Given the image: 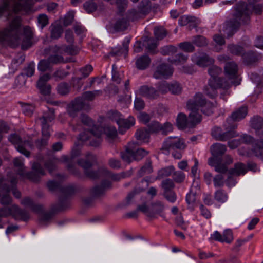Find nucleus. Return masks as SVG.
I'll return each mask as SVG.
<instances>
[{"label": "nucleus", "instance_id": "49530a36", "mask_svg": "<svg viewBox=\"0 0 263 263\" xmlns=\"http://www.w3.org/2000/svg\"><path fill=\"white\" fill-rule=\"evenodd\" d=\"M128 51V42H124L123 44L122 48H115L110 54L112 55H118L120 53L127 54Z\"/></svg>", "mask_w": 263, "mask_h": 263}, {"label": "nucleus", "instance_id": "0e129e2a", "mask_svg": "<svg viewBox=\"0 0 263 263\" xmlns=\"http://www.w3.org/2000/svg\"><path fill=\"white\" fill-rule=\"evenodd\" d=\"M147 45V49L149 52H154L156 48L157 44L153 39H148L146 41Z\"/></svg>", "mask_w": 263, "mask_h": 263}, {"label": "nucleus", "instance_id": "79ce46f5", "mask_svg": "<svg viewBox=\"0 0 263 263\" xmlns=\"http://www.w3.org/2000/svg\"><path fill=\"white\" fill-rule=\"evenodd\" d=\"M187 60V56L182 53L178 54L175 58L170 60L172 64L175 65L182 64L184 63Z\"/></svg>", "mask_w": 263, "mask_h": 263}, {"label": "nucleus", "instance_id": "bf43d9fd", "mask_svg": "<svg viewBox=\"0 0 263 263\" xmlns=\"http://www.w3.org/2000/svg\"><path fill=\"white\" fill-rule=\"evenodd\" d=\"M149 128L152 132L157 133L161 131L162 129H163V126L159 122L154 121L149 125Z\"/></svg>", "mask_w": 263, "mask_h": 263}, {"label": "nucleus", "instance_id": "b1692460", "mask_svg": "<svg viewBox=\"0 0 263 263\" xmlns=\"http://www.w3.org/2000/svg\"><path fill=\"white\" fill-rule=\"evenodd\" d=\"M176 123L178 127L180 129H183L189 127L190 121L187 119L186 115L183 113L178 114L176 119Z\"/></svg>", "mask_w": 263, "mask_h": 263}, {"label": "nucleus", "instance_id": "cd10ccee", "mask_svg": "<svg viewBox=\"0 0 263 263\" xmlns=\"http://www.w3.org/2000/svg\"><path fill=\"white\" fill-rule=\"evenodd\" d=\"M239 23L237 21L227 22L225 29L226 33L228 37L231 36L238 27Z\"/></svg>", "mask_w": 263, "mask_h": 263}, {"label": "nucleus", "instance_id": "2eb2a0df", "mask_svg": "<svg viewBox=\"0 0 263 263\" xmlns=\"http://www.w3.org/2000/svg\"><path fill=\"white\" fill-rule=\"evenodd\" d=\"M85 103L82 98L79 97L72 101L68 105V112L69 115L72 117L76 116V113L82 109H88L84 108Z\"/></svg>", "mask_w": 263, "mask_h": 263}, {"label": "nucleus", "instance_id": "6ab92c4d", "mask_svg": "<svg viewBox=\"0 0 263 263\" xmlns=\"http://www.w3.org/2000/svg\"><path fill=\"white\" fill-rule=\"evenodd\" d=\"M187 109L190 111L189 115V120L190 121L189 127L193 128L201 122V116L198 113V108Z\"/></svg>", "mask_w": 263, "mask_h": 263}, {"label": "nucleus", "instance_id": "774afa93", "mask_svg": "<svg viewBox=\"0 0 263 263\" xmlns=\"http://www.w3.org/2000/svg\"><path fill=\"white\" fill-rule=\"evenodd\" d=\"M58 91L61 95H65L69 92V87L66 83H61L58 86Z\"/></svg>", "mask_w": 263, "mask_h": 263}, {"label": "nucleus", "instance_id": "0eeeda50", "mask_svg": "<svg viewBox=\"0 0 263 263\" xmlns=\"http://www.w3.org/2000/svg\"><path fill=\"white\" fill-rule=\"evenodd\" d=\"M236 128V125H233L230 129L223 132L220 127H215L212 129V135L217 140L226 141L238 136L237 133L234 130Z\"/></svg>", "mask_w": 263, "mask_h": 263}, {"label": "nucleus", "instance_id": "2f4dec72", "mask_svg": "<svg viewBox=\"0 0 263 263\" xmlns=\"http://www.w3.org/2000/svg\"><path fill=\"white\" fill-rule=\"evenodd\" d=\"M135 124V120L132 116L129 117L127 119H123L122 118L118 126L119 128L125 129H129Z\"/></svg>", "mask_w": 263, "mask_h": 263}, {"label": "nucleus", "instance_id": "5fc2aeb1", "mask_svg": "<svg viewBox=\"0 0 263 263\" xmlns=\"http://www.w3.org/2000/svg\"><path fill=\"white\" fill-rule=\"evenodd\" d=\"M228 48L231 53L235 55H240L243 52V48L239 46L230 45L228 46Z\"/></svg>", "mask_w": 263, "mask_h": 263}, {"label": "nucleus", "instance_id": "72a5a7b5", "mask_svg": "<svg viewBox=\"0 0 263 263\" xmlns=\"http://www.w3.org/2000/svg\"><path fill=\"white\" fill-rule=\"evenodd\" d=\"M128 24V22L125 17L120 16L117 18L114 25V27L117 31L123 30L127 27Z\"/></svg>", "mask_w": 263, "mask_h": 263}, {"label": "nucleus", "instance_id": "a18cd8bd", "mask_svg": "<svg viewBox=\"0 0 263 263\" xmlns=\"http://www.w3.org/2000/svg\"><path fill=\"white\" fill-rule=\"evenodd\" d=\"M153 172V167L152 162L149 161L146 163L139 171L140 176H143L146 174H148Z\"/></svg>", "mask_w": 263, "mask_h": 263}, {"label": "nucleus", "instance_id": "a19ab883", "mask_svg": "<svg viewBox=\"0 0 263 263\" xmlns=\"http://www.w3.org/2000/svg\"><path fill=\"white\" fill-rule=\"evenodd\" d=\"M261 149H263V139L255 143L252 149V152L255 156L257 157H261L262 155Z\"/></svg>", "mask_w": 263, "mask_h": 263}, {"label": "nucleus", "instance_id": "69168bd1", "mask_svg": "<svg viewBox=\"0 0 263 263\" xmlns=\"http://www.w3.org/2000/svg\"><path fill=\"white\" fill-rule=\"evenodd\" d=\"M177 51L176 47L173 46H166L164 47L161 50V53L163 55H168Z\"/></svg>", "mask_w": 263, "mask_h": 263}, {"label": "nucleus", "instance_id": "052dcab7", "mask_svg": "<svg viewBox=\"0 0 263 263\" xmlns=\"http://www.w3.org/2000/svg\"><path fill=\"white\" fill-rule=\"evenodd\" d=\"M51 62L48 60H42L39 63L38 68L40 70L45 71L47 70L50 66Z\"/></svg>", "mask_w": 263, "mask_h": 263}, {"label": "nucleus", "instance_id": "473e14b6", "mask_svg": "<svg viewBox=\"0 0 263 263\" xmlns=\"http://www.w3.org/2000/svg\"><path fill=\"white\" fill-rule=\"evenodd\" d=\"M146 12H144L142 10L138 11L133 9L129 12L128 18L129 20L134 21L143 17L146 15Z\"/></svg>", "mask_w": 263, "mask_h": 263}, {"label": "nucleus", "instance_id": "f8f14e48", "mask_svg": "<svg viewBox=\"0 0 263 263\" xmlns=\"http://www.w3.org/2000/svg\"><path fill=\"white\" fill-rule=\"evenodd\" d=\"M210 238L215 241L227 243H231L234 239L232 231L230 229L225 230L222 234L218 231H215L211 235Z\"/></svg>", "mask_w": 263, "mask_h": 263}, {"label": "nucleus", "instance_id": "dca6fc26", "mask_svg": "<svg viewBox=\"0 0 263 263\" xmlns=\"http://www.w3.org/2000/svg\"><path fill=\"white\" fill-rule=\"evenodd\" d=\"M139 95L149 100L158 98V92L156 89L152 86L143 85L139 90Z\"/></svg>", "mask_w": 263, "mask_h": 263}, {"label": "nucleus", "instance_id": "c03bdc74", "mask_svg": "<svg viewBox=\"0 0 263 263\" xmlns=\"http://www.w3.org/2000/svg\"><path fill=\"white\" fill-rule=\"evenodd\" d=\"M182 90V87L180 84L177 82H174L170 84V91L174 95H179L181 93Z\"/></svg>", "mask_w": 263, "mask_h": 263}, {"label": "nucleus", "instance_id": "393cba45", "mask_svg": "<svg viewBox=\"0 0 263 263\" xmlns=\"http://www.w3.org/2000/svg\"><path fill=\"white\" fill-rule=\"evenodd\" d=\"M136 139L143 143H147L149 141V133L147 129L140 128L138 129L135 134Z\"/></svg>", "mask_w": 263, "mask_h": 263}, {"label": "nucleus", "instance_id": "ddd939ff", "mask_svg": "<svg viewBox=\"0 0 263 263\" xmlns=\"http://www.w3.org/2000/svg\"><path fill=\"white\" fill-rule=\"evenodd\" d=\"M211 105L214 107V104L206 103L205 99L203 97V95L201 93H197L195 96L194 98L192 100H190L188 101L187 104V108H198L200 107H203L205 105V107L211 106Z\"/></svg>", "mask_w": 263, "mask_h": 263}, {"label": "nucleus", "instance_id": "5701e85b", "mask_svg": "<svg viewBox=\"0 0 263 263\" xmlns=\"http://www.w3.org/2000/svg\"><path fill=\"white\" fill-rule=\"evenodd\" d=\"M110 185L111 183L109 181L104 182L100 186L94 187L91 190V194L94 197H99L103 195L105 190L109 188Z\"/></svg>", "mask_w": 263, "mask_h": 263}, {"label": "nucleus", "instance_id": "9b49d317", "mask_svg": "<svg viewBox=\"0 0 263 263\" xmlns=\"http://www.w3.org/2000/svg\"><path fill=\"white\" fill-rule=\"evenodd\" d=\"M45 51L46 54H51L49 57V61L51 63L57 64L65 62L63 57L61 55L62 49L60 47L57 46L51 47L45 49Z\"/></svg>", "mask_w": 263, "mask_h": 263}, {"label": "nucleus", "instance_id": "603ef678", "mask_svg": "<svg viewBox=\"0 0 263 263\" xmlns=\"http://www.w3.org/2000/svg\"><path fill=\"white\" fill-rule=\"evenodd\" d=\"M174 172V167L173 166H169L160 170L159 172V175L160 177H166L171 175Z\"/></svg>", "mask_w": 263, "mask_h": 263}, {"label": "nucleus", "instance_id": "4be33fe9", "mask_svg": "<svg viewBox=\"0 0 263 263\" xmlns=\"http://www.w3.org/2000/svg\"><path fill=\"white\" fill-rule=\"evenodd\" d=\"M210 150L213 155L212 157L217 158V157L225 153L227 151V147L223 144L215 143L211 146Z\"/></svg>", "mask_w": 263, "mask_h": 263}, {"label": "nucleus", "instance_id": "39448f33", "mask_svg": "<svg viewBox=\"0 0 263 263\" xmlns=\"http://www.w3.org/2000/svg\"><path fill=\"white\" fill-rule=\"evenodd\" d=\"M186 147L183 139L178 136L170 137L163 142L160 151L162 153L167 154L171 150H184Z\"/></svg>", "mask_w": 263, "mask_h": 263}, {"label": "nucleus", "instance_id": "7ed1b4c3", "mask_svg": "<svg viewBox=\"0 0 263 263\" xmlns=\"http://www.w3.org/2000/svg\"><path fill=\"white\" fill-rule=\"evenodd\" d=\"M233 84L237 85L239 84L238 80L228 82L226 79L219 77H211L209 80L208 85L205 88V91L207 95L211 97H214L217 95V89L222 88L227 89Z\"/></svg>", "mask_w": 263, "mask_h": 263}, {"label": "nucleus", "instance_id": "864d4df0", "mask_svg": "<svg viewBox=\"0 0 263 263\" xmlns=\"http://www.w3.org/2000/svg\"><path fill=\"white\" fill-rule=\"evenodd\" d=\"M80 120L85 125L89 127H95L93 120L86 115L82 114L80 116Z\"/></svg>", "mask_w": 263, "mask_h": 263}, {"label": "nucleus", "instance_id": "c756f323", "mask_svg": "<svg viewBox=\"0 0 263 263\" xmlns=\"http://www.w3.org/2000/svg\"><path fill=\"white\" fill-rule=\"evenodd\" d=\"M55 117L54 111L53 109H48L44 112L43 116L40 119L42 124H47L48 122L54 120Z\"/></svg>", "mask_w": 263, "mask_h": 263}, {"label": "nucleus", "instance_id": "6e6d98bb", "mask_svg": "<svg viewBox=\"0 0 263 263\" xmlns=\"http://www.w3.org/2000/svg\"><path fill=\"white\" fill-rule=\"evenodd\" d=\"M63 32V29L60 26H54L51 30V37L56 39L59 38Z\"/></svg>", "mask_w": 263, "mask_h": 263}, {"label": "nucleus", "instance_id": "680f3d73", "mask_svg": "<svg viewBox=\"0 0 263 263\" xmlns=\"http://www.w3.org/2000/svg\"><path fill=\"white\" fill-rule=\"evenodd\" d=\"M214 184L216 187H221L224 184V177L221 174L216 175L213 178Z\"/></svg>", "mask_w": 263, "mask_h": 263}, {"label": "nucleus", "instance_id": "20e7f679", "mask_svg": "<svg viewBox=\"0 0 263 263\" xmlns=\"http://www.w3.org/2000/svg\"><path fill=\"white\" fill-rule=\"evenodd\" d=\"M136 143L134 142L128 143L126 147L125 151L122 155V159L127 163L133 160H140L147 156L149 152L142 148L136 149Z\"/></svg>", "mask_w": 263, "mask_h": 263}, {"label": "nucleus", "instance_id": "e2e57ef3", "mask_svg": "<svg viewBox=\"0 0 263 263\" xmlns=\"http://www.w3.org/2000/svg\"><path fill=\"white\" fill-rule=\"evenodd\" d=\"M50 79V76L48 73H46L41 76L37 83L38 87L44 86L46 85V82Z\"/></svg>", "mask_w": 263, "mask_h": 263}, {"label": "nucleus", "instance_id": "58836bf2", "mask_svg": "<svg viewBox=\"0 0 263 263\" xmlns=\"http://www.w3.org/2000/svg\"><path fill=\"white\" fill-rule=\"evenodd\" d=\"M107 117L110 120L115 121L119 125L122 116L117 110H110L107 112Z\"/></svg>", "mask_w": 263, "mask_h": 263}, {"label": "nucleus", "instance_id": "4d7b16f0", "mask_svg": "<svg viewBox=\"0 0 263 263\" xmlns=\"http://www.w3.org/2000/svg\"><path fill=\"white\" fill-rule=\"evenodd\" d=\"M148 186V182L146 180H142L137 185L134 190L136 193H140L145 190Z\"/></svg>", "mask_w": 263, "mask_h": 263}, {"label": "nucleus", "instance_id": "09e8293b", "mask_svg": "<svg viewBox=\"0 0 263 263\" xmlns=\"http://www.w3.org/2000/svg\"><path fill=\"white\" fill-rule=\"evenodd\" d=\"M193 43L198 46L203 47L208 45L205 37L201 35H197L194 37Z\"/></svg>", "mask_w": 263, "mask_h": 263}, {"label": "nucleus", "instance_id": "bb28decb", "mask_svg": "<svg viewBox=\"0 0 263 263\" xmlns=\"http://www.w3.org/2000/svg\"><path fill=\"white\" fill-rule=\"evenodd\" d=\"M103 130L107 139L109 141L116 139L118 137L117 130L114 126L107 125L104 127Z\"/></svg>", "mask_w": 263, "mask_h": 263}, {"label": "nucleus", "instance_id": "e433bc0d", "mask_svg": "<svg viewBox=\"0 0 263 263\" xmlns=\"http://www.w3.org/2000/svg\"><path fill=\"white\" fill-rule=\"evenodd\" d=\"M156 90L158 92V98H159L161 94L165 95L170 91V84L165 81L160 82L158 85Z\"/></svg>", "mask_w": 263, "mask_h": 263}, {"label": "nucleus", "instance_id": "a211bd4d", "mask_svg": "<svg viewBox=\"0 0 263 263\" xmlns=\"http://www.w3.org/2000/svg\"><path fill=\"white\" fill-rule=\"evenodd\" d=\"M32 169L34 172L26 174L27 177L33 182H37L41 176L44 175V172L41 168V166L37 163L33 164Z\"/></svg>", "mask_w": 263, "mask_h": 263}, {"label": "nucleus", "instance_id": "f257e3e1", "mask_svg": "<svg viewBox=\"0 0 263 263\" xmlns=\"http://www.w3.org/2000/svg\"><path fill=\"white\" fill-rule=\"evenodd\" d=\"M21 24L20 18L15 17L1 33V35L4 40L8 41L12 47L15 48L21 45V48L25 50L31 46L33 33L29 26H25L21 29Z\"/></svg>", "mask_w": 263, "mask_h": 263}, {"label": "nucleus", "instance_id": "de8ad7c7", "mask_svg": "<svg viewBox=\"0 0 263 263\" xmlns=\"http://www.w3.org/2000/svg\"><path fill=\"white\" fill-rule=\"evenodd\" d=\"M101 94V92L99 90L94 91H86L83 94V99L87 100H92L96 96H99Z\"/></svg>", "mask_w": 263, "mask_h": 263}, {"label": "nucleus", "instance_id": "412c9836", "mask_svg": "<svg viewBox=\"0 0 263 263\" xmlns=\"http://www.w3.org/2000/svg\"><path fill=\"white\" fill-rule=\"evenodd\" d=\"M194 61L199 66L206 67L212 65L214 60L209 57L207 54H204L201 57H195Z\"/></svg>", "mask_w": 263, "mask_h": 263}, {"label": "nucleus", "instance_id": "f3484780", "mask_svg": "<svg viewBox=\"0 0 263 263\" xmlns=\"http://www.w3.org/2000/svg\"><path fill=\"white\" fill-rule=\"evenodd\" d=\"M164 205L159 201L152 204L150 212L147 213V217L150 220L157 218L158 216H162L161 213L164 210Z\"/></svg>", "mask_w": 263, "mask_h": 263}, {"label": "nucleus", "instance_id": "338daca9", "mask_svg": "<svg viewBox=\"0 0 263 263\" xmlns=\"http://www.w3.org/2000/svg\"><path fill=\"white\" fill-rule=\"evenodd\" d=\"M84 8L88 13H91L97 9V5L93 2H86L84 4Z\"/></svg>", "mask_w": 263, "mask_h": 263}, {"label": "nucleus", "instance_id": "f704fd0d", "mask_svg": "<svg viewBox=\"0 0 263 263\" xmlns=\"http://www.w3.org/2000/svg\"><path fill=\"white\" fill-rule=\"evenodd\" d=\"M42 135L45 139H43L41 141H38L37 143L40 146H45L47 144L45 139H48L50 136V133L49 132V126L48 124H42Z\"/></svg>", "mask_w": 263, "mask_h": 263}, {"label": "nucleus", "instance_id": "37998d69", "mask_svg": "<svg viewBox=\"0 0 263 263\" xmlns=\"http://www.w3.org/2000/svg\"><path fill=\"white\" fill-rule=\"evenodd\" d=\"M178 46L180 49L186 52H192L195 50L194 45L189 42L181 43L179 44Z\"/></svg>", "mask_w": 263, "mask_h": 263}, {"label": "nucleus", "instance_id": "ea45409f", "mask_svg": "<svg viewBox=\"0 0 263 263\" xmlns=\"http://www.w3.org/2000/svg\"><path fill=\"white\" fill-rule=\"evenodd\" d=\"M214 199L218 202L224 203L227 200L228 196L223 190H219L215 193Z\"/></svg>", "mask_w": 263, "mask_h": 263}, {"label": "nucleus", "instance_id": "423d86ee", "mask_svg": "<svg viewBox=\"0 0 263 263\" xmlns=\"http://www.w3.org/2000/svg\"><path fill=\"white\" fill-rule=\"evenodd\" d=\"M102 128L93 127L90 130L84 131L79 136V139L82 141L90 140V144L93 146H98L101 142L100 137L102 135Z\"/></svg>", "mask_w": 263, "mask_h": 263}, {"label": "nucleus", "instance_id": "3c124183", "mask_svg": "<svg viewBox=\"0 0 263 263\" xmlns=\"http://www.w3.org/2000/svg\"><path fill=\"white\" fill-rule=\"evenodd\" d=\"M154 33L156 38L161 40L166 35V31L165 29L162 27H157L155 28Z\"/></svg>", "mask_w": 263, "mask_h": 263}, {"label": "nucleus", "instance_id": "4c0bfd02", "mask_svg": "<svg viewBox=\"0 0 263 263\" xmlns=\"http://www.w3.org/2000/svg\"><path fill=\"white\" fill-rule=\"evenodd\" d=\"M245 62L248 65H251L255 63L258 60L257 56L252 52H249L242 55Z\"/></svg>", "mask_w": 263, "mask_h": 263}, {"label": "nucleus", "instance_id": "1a4fd4ad", "mask_svg": "<svg viewBox=\"0 0 263 263\" xmlns=\"http://www.w3.org/2000/svg\"><path fill=\"white\" fill-rule=\"evenodd\" d=\"M9 215L20 216V218L24 220L29 218L28 215L20 210L16 205H12L0 209V217H6Z\"/></svg>", "mask_w": 263, "mask_h": 263}, {"label": "nucleus", "instance_id": "f03ea898", "mask_svg": "<svg viewBox=\"0 0 263 263\" xmlns=\"http://www.w3.org/2000/svg\"><path fill=\"white\" fill-rule=\"evenodd\" d=\"M86 160L83 159H80L78 161L79 165L84 168V172L86 176L91 179H96L99 178L103 174H109L110 171L105 167H100L98 171H95L90 169L92 165L93 162L96 160V157L90 154H88L86 156Z\"/></svg>", "mask_w": 263, "mask_h": 263}, {"label": "nucleus", "instance_id": "4468645a", "mask_svg": "<svg viewBox=\"0 0 263 263\" xmlns=\"http://www.w3.org/2000/svg\"><path fill=\"white\" fill-rule=\"evenodd\" d=\"M173 69L168 65L165 64H161L158 65L153 73V77L156 79L166 78L172 75Z\"/></svg>", "mask_w": 263, "mask_h": 263}, {"label": "nucleus", "instance_id": "aec40b11", "mask_svg": "<svg viewBox=\"0 0 263 263\" xmlns=\"http://www.w3.org/2000/svg\"><path fill=\"white\" fill-rule=\"evenodd\" d=\"M209 164L215 167V170L221 174L226 173L228 167L224 164L220 163L217 158L211 157L209 160Z\"/></svg>", "mask_w": 263, "mask_h": 263}, {"label": "nucleus", "instance_id": "13d9d810", "mask_svg": "<svg viewBox=\"0 0 263 263\" xmlns=\"http://www.w3.org/2000/svg\"><path fill=\"white\" fill-rule=\"evenodd\" d=\"M162 186L165 190V192H167L171 191V190L174 187L175 185L171 179H166L162 181Z\"/></svg>", "mask_w": 263, "mask_h": 263}, {"label": "nucleus", "instance_id": "8fccbe9b", "mask_svg": "<svg viewBox=\"0 0 263 263\" xmlns=\"http://www.w3.org/2000/svg\"><path fill=\"white\" fill-rule=\"evenodd\" d=\"M263 125V120L260 117H254L251 120V126L253 128L259 129Z\"/></svg>", "mask_w": 263, "mask_h": 263}, {"label": "nucleus", "instance_id": "7c9ffc66", "mask_svg": "<svg viewBox=\"0 0 263 263\" xmlns=\"http://www.w3.org/2000/svg\"><path fill=\"white\" fill-rule=\"evenodd\" d=\"M150 62L149 58L148 56L144 55L137 59L136 64L138 69H144L148 66Z\"/></svg>", "mask_w": 263, "mask_h": 263}, {"label": "nucleus", "instance_id": "c85d7f7f", "mask_svg": "<svg viewBox=\"0 0 263 263\" xmlns=\"http://www.w3.org/2000/svg\"><path fill=\"white\" fill-rule=\"evenodd\" d=\"M247 172V168L244 164L237 163L235 164L234 167L230 171V173L233 175L239 176L243 175Z\"/></svg>", "mask_w": 263, "mask_h": 263}, {"label": "nucleus", "instance_id": "c9c22d12", "mask_svg": "<svg viewBox=\"0 0 263 263\" xmlns=\"http://www.w3.org/2000/svg\"><path fill=\"white\" fill-rule=\"evenodd\" d=\"M133 174V171L132 170L125 172H122L119 174H111L110 172L108 174H110V177L113 181H118L122 178H124L131 176Z\"/></svg>", "mask_w": 263, "mask_h": 263}, {"label": "nucleus", "instance_id": "6e6552de", "mask_svg": "<svg viewBox=\"0 0 263 263\" xmlns=\"http://www.w3.org/2000/svg\"><path fill=\"white\" fill-rule=\"evenodd\" d=\"M9 141L14 145H17V149L21 153L23 154L26 157L30 155L29 152L26 149L24 145H27L29 147L32 148V144L29 141L22 142L21 137L16 134H11L9 137Z\"/></svg>", "mask_w": 263, "mask_h": 263}, {"label": "nucleus", "instance_id": "a878e982", "mask_svg": "<svg viewBox=\"0 0 263 263\" xmlns=\"http://www.w3.org/2000/svg\"><path fill=\"white\" fill-rule=\"evenodd\" d=\"M247 114V108L245 107H241L231 114L230 119L233 121H238L244 118Z\"/></svg>", "mask_w": 263, "mask_h": 263}, {"label": "nucleus", "instance_id": "9d476101", "mask_svg": "<svg viewBox=\"0 0 263 263\" xmlns=\"http://www.w3.org/2000/svg\"><path fill=\"white\" fill-rule=\"evenodd\" d=\"M224 74L227 78V81L231 82V81L238 80L240 82V80L237 76L238 66L233 61L228 62L226 64L224 68Z\"/></svg>", "mask_w": 263, "mask_h": 263}]
</instances>
